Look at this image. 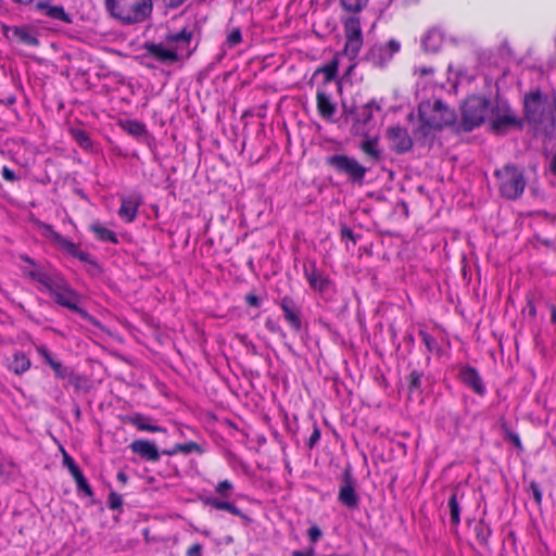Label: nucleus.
<instances>
[{
    "instance_id": "1",
    "label": "nucleus",
    "mask_w": 556,
    "mask_h": 556,
    "mask_svg": "<svg viewBox=\"0 0 556 556\" xmlns=\"http://www.w3.org/2000/svg\"><path fill=\"white\" fill-rule=\"evenodd\" d=\"M20 258L28 264V266L22 267L23 275L38 282V289L40 291L49 292L60 306L66 307L72 312L87 315V313L78 306V293L59 271L45 269L40 264L25 254L21 255Z\"/></svg>"
},
{
    "instance_id": "2",
    "label": "nucleus",
    "mask_w": 556,
    "mask_h": 556,
    "mask_svg": "<svg viewBox=\"0 0 556 556\" xmlns=\"http://www.w3.org/2000/svg\"><path fill=\"white\" fill-rule=\"evenodd\" d=\"M418 113L421 125L415 130L416 139H426L432 129H441L452 125L456 119L455 112L441 100L421 102Z\"/></svg>"
},
{
    "instance_id": "3",
    "label": "nucleus",
    "mask_w": 556,
    "mask_h": 556,
    "mask_svg": "<svg viewBox=\"0 0 556 556\" xmlns=\"http://www.w3.org/2000/svg\"><path fill=\"white\" fill-rule=\"evenodd\" d=\"M110 15L123 25L146 21L152 12V0H105Z\"/></svg>"
},
{
    "instance_id": "4",
    "label": "nucleus",
    "mask_w": 556,
    "mask_h": 556,
    "mask_svg": "<svg viewBox=\"0 0 556 556\" xmlns=\"http://www.w3.org/2000/svg\"><path fill=\"white\" fill-rule=\"evenodd\" d=\"M492 108L488 99L480 96L468 97L462 105V124L466 131L480 126L491 114Z\"/></svg>"
},
{
    "instance_id": "5",
    "label": "nucleus",
    "mask_w": 556,
    "mask_h": 556,
    "mask_svg": "<svg viewBox=\"0 0 556 556\" xmlns=\"http://www.w3.org/2000/svg\"><path fill=\"white\" fill-rule=\"evenodd\" d=\"M495 176L502 197L508 200H516L521 197L526 187V179L520 169L508 164L497 169Z\"/></svg>"
},
{
    "instance_id": "6",
    "label": "nucleus",
    "mask_w": 556,
    "mask_h": 556,
    "mask_svg": "<svg viewBox=\"0 0 556 556\" xmlns=\"http://www.w3.org/2000/svg\"><path fill=\"white\" fill-rule=\"evenodd\" d=\"M326 164L348 179L362 185L368 168L362 165L355 157L346 154H333L326 159Z\"/></svg>"
},
{
    "instance_id": "7",
    "label": "nucleus",
    "mask_w": 556,
    "mask_h": 556,
    "mask_svg": "<svg viewBox=\"0 0 556 556\" xmlns=\"http://www.w3.org/2000/svg\"><path fill=\"white\" fill-rule=\"evenodd\" d=\"M345 47L344 54L353 60L358 55L363 46V33L359 18L356 16L348 17L343 21Z\"/></svg>"
},
{
    "instance_id": "8",
    "label": "nucleus",
    "mask_w": 556,
    "mask_h": 556,
    "mask_svg": "<svg viewBox=\"0 0 556 556\" xmlns=\"http://www.w3.org/2000/svg\"><path fill=\"white\" fill-rule=\"evenodd\" d=\"M400 42L392 39L388 43L372 46L367 58L375 66L382 67L400 51Z\"/></svg>"
},
{
    "instance_id": "9",
    "label": "nucleus",
    "mask_w": 556,
    "mask_h": 556,
    "mask_svg": "<svg viewBox=\"0 0 556 556\" xmlns=\"http://www.w3.org/2000/svg\"><path fill=\"white\" fill-rule=\"evenodd\" d=\"M34 11L40 16L52 21H60L65 24L72 23V17L65 12L62 5L52 3L49 0H41L34 4Z\"/></svg>"
},
{
    "instance_id": "10",
    "label": "nucleus",
    "mask_w": 556,
    "mask_h": 556,
    "mask_svg": "<svg viewBox=\"0 0 556 556\" xmlns=\"http://www.w3.org/2000/svg\"><path fill=\"white\" fill-rule=\"evenodd\" d=\"M546 106L547 103L543 100L540 92L531 93L525 98L526 117L531 123H543Z\"/></svg>"
},
{
    "instance_id": "11",
    "label": "nucleus",
    "mask_w": 556,
    "mask_h": 556,
    "mask_svg": "<svg viewBox=\"0 0 556 556\" xmlns=\"http://www.w3.org/2000/svg\"><path fill=\"white\" fill-rule=\"evenodd\" d=\"M390 147L396 153H405L413 147V140L407 130L400 126H392L387 130Z\"/></svg>"
},
{
    "instance_id": "12",
    "label": "nucleus",
    "mask_w": 556,
    "mask_h": 556,
    "mask_svg": "<svg viewBox=\"0 0 556 556\" xmlns=\"http://www.w3.org/2000/svg\"><path fill=\"white\" fill-rule=\"evenodd\" d=\"M144 48L149 55L164 64H173L180 58L176 50L168 49L162 43H146Z\"/></svg>"
},
{
    "instance_id": "13",
    "label": "nucleus",
    "mask_w": 556,
    "mask_h": 556,
    "mask_svg": "<svg viewBox=\"0 0 556 556\" xmlns=\"http://www.w3.org/2000/svg\"><path fill=\"white\" fill-rule=\"evenodd\" d=\"M129 448L146 460L157 462L160 459L156 445L148 440H135L130 443Z\"/></svg>"
},
{
    "instance_id": "14",
    "label": "nucleus",
    "mask_w": 556,
    "mask_h": 556,
    "mask_svg": "<svg viewBox=\"0 0 556 556\" xmlns=\"http://www.w3.org/2000/svg\"><path fill=\"white\" fill-rule=\"evenodd\" d=\"M460 379L465 386L470 388L475 393L483 395L485 387L478 370L473 367L467 366L460 370Z\"/></svg>"
},
{
    "instance_id": "15",
    "label": "nucleus",
    "mask_w": 556,
    "mask_h": 556,
    "mask_svg": "<svg viewBox=\"0 0 556 556\" xmlns=\"http://www.w3.org/2000/svg\"><path fill=\"white\" fill-rule=\"evenodd\" d=\"M492 127L496 132H504L508 127L517 125L516 116L508 110L492 109Z\"/></svg>"
},
{
    "instance_id": "16",
    "label": "nucleus",
    "mask_w": 556,
    "mask_h": 556,
    "mask_svg": "<svg viewBox=\"0 0 556 556\" xmlns=\"http://www.w3.org/2000/svg\"><path fill=\"white\" fill-rule=\"evenodd\" d=\"M140 204L141 199L139 195L123 197L118 216L126 223L134 222L137 217Z\"/></svg>"
},
{
    "instance_id": "17",
    "label": "nucleus",
    "mask_w": 556,
    "mask_h": 556,
    "mask_svg": "<svg viewBox=\"0 0 556 556\" xmlns=\"http://www.w3.org/2000/svg\"><path fill=\"white\" fill-rule=\"evenodd\" d=\"M39 228L42 230V235L54 243L59 244L67 252L73 255H77V247L71 240L62 237L59 232H56L52 226L46 223H39Z\"/></svg>"
},
{
    "instance_id": "18",
    "label": "nucleus",
    "mask_w": 556,
    "mask_h": 556,
    "mask_svg": "<svg viewBox=\"0 0 556 556\" xmlns=\"http://www.w3.org/2000/svg\"><path fill=\"white\" fill-rule=\"evenodd\" d=\"M281 309L283 311V315L286 320L290 324V326L299 331L301 329V319H300V311L296 307L295 303L292 299L285 296L280 303Z\"/></svg>"
},
{
    "instance_id": "19",
    "label": "nucleus",
    "mask_w": 556,
    "mask_h": 556,
    "mask_svg": "<svg viewBox=\"0 0 556 556\" xmlns=\"http://www.w3.org/2000/svg\"><path fill=\"white\" fill-rule=\"evenodd\" d=\"M304 276L314 290L324 292L328 288L329 280L316 268L315 264L304 267Z\"/></svg>"
},
{
    "instance_id": "20",
    "label": "nucleus",
    "mask_w": 556,
    "mask_h": 556,
    "mask_svg": "<svg viewBox=\"0 0 556 556\" xmlns=\"http://www.w3.org/2000/svg\"><path fill=\"white\" fill-rule=\"evenodd\" d=\"M339 501L349 508H354L358 504V497L355 493L354 486L350 481H346L339 490Z\"/></svg>"
},
{
    "instance_id": "21",
    "label": "nucleus",
    "mask_w": 556,
    "mask_h": 556,
    "mask_svg": "<svg viewBox=\"0 0 556 556\" xmlns=\"http://www.w3.org/2000/svg\"><path fill=\"white\" fill-rule=\"evenodd\" d=\"M464 497V494L459 493L458 490H454L451 494L447 506L450 509L451 523L454 526H458L460 522V500Z\"/></svg>"
},
{
    "instance_id": "22",
    "label": "nucleus",
    "mask_w": 556,
    "mask_h": 556,
    "mask_svg": "<svg viewBox=\"0 0 556 556\" xmlns=\"http://www.w3.org/2000/svg\"><path fill=\"white\" fill-rule=\"evenodd\" d=\"M316 99L319 114L324 118H331L336 112V105L331 102L330 97L324 91H318Z\"/></svg>"
},
{
    "instance_id": "23",
    "label": "nucleus",
    "mask_w": 556,
    "mask_h": 556,
    "mask_svg": "<svg viewBox=\"0 0 556 556\" xmlns=\"http://www.w3.org/2000/svg\"><path fill=\"white\" fill-rule=\"evenodd\" d=\"M30 361L23 352H15L9 363V369L15 375H22L30 368Z\"/></svg>"
},
{
    "instance_id": "24",
    "label": "nucleus",
    "mask_w": 556,
    "mask_h": 556,
    "mask_svg": "<svg viewBox=\"0 0 556 556\" xmlns=\"http://www.w3.org/2000/svg\"><path fill=\"white\" fill-rule=\"evenodd\" d=\"M149 418L143 416V415H140V414H135L132 416H129L128 417V421L135 426L138 430H141V431H149V432H165L166 430L160 426H156V425H151L149 422Z\"/></svg>"
},
{
    "instance_id": "25",
    "label": "nucleus",
    "mask_w": 556,
    "mask_h": 556,
    "mask_svg": "<svg viewBox=\"0 0 556 556\" xmlns=\"http://www.w3.org/2000/svg\"><path fill=\"white\" fill-rule=\"evenodd\" d=\"M191 38H192V30L185 27L180 31L169 34L167 36V41L176 43L177 49L185 50L189 47Z\"/></svg>"
},
{
    "instance_id": "26",
    "label": "nucleus",
    "mask_w": 556,
    "mask_h": 556,
    "mask_svg": "<svg viewBox=\"0 0 556 556\" xmlns=\"http://www.w3.org/2000/svg\"><path fill=\"white\" fill-rule=\"evenodd\" d=\"M443 42V38L440 31L430 30L422 39V47L428 52H437Z\"/></svg>"
},
{
    "instance_id": "27",
    "label": "nucleus",
    "mask_w": 556,
    "mask_h": 556,
    "mask_svg": "<svg viewBox=\"0 0 556 556\" xmlns=\"http://www.w3.org/2000/svg\"><path fill=\"white\" fill-rule=\"evenodd\" d=\"M204 503L215 509L226 510L233 516L242 515L240 508H238L235 504L227 502V501H220L216 497H207L204 500Z\"/></svg>"
},
{
    "instance_id": "28",
    "label": "nucleus",
    "mask_w": 556,
    "mask_h": 556,
    "mask_svg": "<svg viewBox=\"0 0 556 556\" xmlns=\"http://www.w3.org/2000/svg\"><path fill=\"white\" fill-rule=\"evenodd\" d=\"M90 229L99 240L105 241V242L117 243L116 235L112 230L102 226L100 223L91 224Z\"/></svg>"
},
{
    "instance_id": "29",
    "label": "nucleus",
    "mask_w": 556,
    "mask_h": 556,
    "mask_svg": "<svg viewBox=\"0 0 556 556\" xmlns=\"http://www.w3.org/2000/svg\"><path fill=\"white\" fill-rule=\"evenodd\" d=\"M51 368L53 369L54 375L58 379L67 381H74L76 379V372L72 368L64 366L59 361L52 364Z\"/></svg>"
},
{
    "instance_id": "30",
    "label": "nucleus",
    "mask_w": 556,
    "mask_h": 556,
    "mask_svg": "<svg viewBox=\"0 0 556 556\" xmlns=\"http://www.w3.org/2000/svg\"><path fill=\"white\" fill-rule=\"evenodd\" d=\"M200 451H201V447L198 443L188 442L185 444H180V443L176 444L172 450H164L163 454L172 456L178 452L184 453V454H190V453L200 452Z\"/></svg>"
},
{
    "instance_id": "31",
    "label": "nucleus",
    "mask_w": 556,
    "mask_h": 556,
    "mask_svg": "<svg viewBox=\"0 0 556 556\" xmlns=\"http://www.w3.org/2000/svg\"><path fill=\"white\" fill-rule=\"evenodd\" d=\"M361 150L375 161L381 157V151L377 147L376 139H367L361 143Z\"/></svg>"
},
{
    "instance_id": "32",
    "label": "nucleus",
    "mask_w": 556,
    "mask_h": 556,
    "mask_svg": "<svg viewBox=\"0 0 556 556\" xmlns=\"http://www.w3.org/2000/svg\"><path fill=\"white\" fill-rule=\"evenodd\" d=\"M71 135L83 149L87 150L91 147V140L85 130L80 128H72Z\"/></svg>"
},
{
    "instance_id": "33",
    "label": "nucleus",
    "mask_w": 556,
    "mask_h": 556,
    "mask_svg": "<svg viewBox=\"0 0 556 556\" xmlns=\"http://www.w3.org/2000/svg\"><path fill=\"white\" fill-rule=\"evenodd\" d=\"M344 10L349 12H359L368 3V0H340Z\"/></svg>"
},
{
    "instance_id": "34",
    "label": "nucleus",
    "mask_w": 556,
    "mask_h": 556,
    "mask_svg": "<svg viewBox=\"0 0 556 556\" xmlns=\"http://www.w3.org/2000/svg\"><path fill=\"white\" fill-rule=\"evenodd\" d=\"M73 478L76 481L78 490L83 491L88 496H92V494H93L92 490H91L90 485L88 484L86 478L84 477L81 470L78 471V473H75L73 476Z\"/></svg>"
},
{
    "instance_id": "35",
    "label": "nucleus",
    "mask_w": 556,
    "mask_h": 556,
    "mask_svg": "<svg viewBox=\"0 0 556 556\" xmlns=\"http://www.w3.org/2000/svg\"><path fill=\"white\" fill-rule=\"evenodd\" d=\"M233 490V484L229 480H224L217 483L215 492L222 497H229Z\"/></svg>"
},
{
    "instance_id": "36",
    "label": "nucleus",
    "mask_w": 556,
    "mask_h": 556,
    "mask_svg": "<svg viewBox=\"0 0 556 556\" xmlns=\"http://www.w3.org/2000/svg\"><path fill=\"white\" fill-rule=\"evenodd\" d=\"M35 350L38 353V355L41 356L50 367L52 366V364L56 362V359L53 357L52 353L48 350L47 346L36 345Z\"/></svg>"
},
{
    "instance_id": "37",
    "label": "nucleus",
    "mask_w": 556,
    "mask_h": 556,
    "mask_svg": "<svg viewBox=\"0 0 556 556\" xmlns=\"http://www.w3.org/2000/svg\"><path fill=\"white\" fill-rule=\"evenodd\" d=\"M422 374L414 370L408 376L409 390H418L421 386Z\"/></svg>"
},
{
    "instance_id": "38",
    "label": "nucleus",
    "mask_w": 556,
    "mask_h": 556,
    "mask_svg": "<svg viewBox=\"0 0 556 556\" xmlns=\"http://www.w3.org/2000/svg\"><path fill=\"white\" fill-rule=\"evenodd\" d=\"M63 465L67 467L72 476L80 471L74 459L63 450Z\"/></svg>"
},
{
    "instance_id": "39",
    "label": "nucleus",
    "mask_w": 556,
    "mask_h": 556,
    "mask_svg": "<svg viewBox=\"0 0 556 556\" xmlns=\"http://www.w3.org/2000/svg\"><path fill=\"white\" fill-rule=\"evenodd\" d=\"M241 41H242L241 30L239 28H233L227 37L228 46L235 47V46L239 45Z\"/></svg>"
},
{
    "instance_id": "40",
    "label": "nucleus",
    "mask_w": 556,
    "mask_h": 556,
    "mask_svg": "<svg viewBox=\"0 0 556 556\" xmlns=\"http://www.w3.org/2000/svg\"><path fill=\"white\" fill-rule=\"evenodd\" d=\"M419 336L429 351H433L437 348L435 339L432 336H430L428 332L420 330Z\"/></svg>"
},
{
    "instance_id": "41",
    "label": "nucleus",
    "mask_w": 556,
    "mask_h": 556,
    "mask_svg": "<svg viewBox=\"0 0 556 556\" xmlns=\"http://www.w3.org/2000/svg\"><path fill=\"white\" fill-rule=\"evenodd\" d=\"M475 531L477 534V539L482 543H486L491 533L490 529L484 528L483 525H478L475 527Z\"/></svg>"
},
{
    "instance_id": "42",
    "label": "nucleus",
    "mask_w": 556,
    "mask_h": 556,
    "mask_svg": "<svg viewBox=\"0 0 556 556\" xmlns=\"http://www.w3.org/2000/svg\"><path fill=\"white\" fill-rule=\"evenodd\" d=\"M16 35H18V37L21 38L22 41H24L25 43L27 45H30V46H35L38 43V40L31 36L30 34H28L27 31L25 30H20L17 29L15 31Z\"/></svg>"
},
{
    "instance_id": "43",
    "label": "nucleus",
    "mask_w": 556,
    "mask_h": 556,
    "mask_svg": "<svg viewBox=\"0 0 556 556\" xmlns=\"http://www.w3.org/2000/svg\"><path fill=\"white\" fill-rule=\"evenodd\" d=\"M122 496L115 492H111L109 495V506L111 509H117L122 506Z\"/></svg>"
},
{
    "instance_id": "44",
    "label": "nucleus",
    "mask_w": 556,
    "mask_h": 556,
    "mask_svg": "<svg viewBox=\"0 0 556 556\" xmlns=\"http://www.w3.org/2000/svg\"><path fill=\"white\" fill-rule=\"evenodd\" d=\"M128 131L132 135L140 136L144 132V126L139 122H130L128 124Z\"/></svg>"
},
{
    "instance_id": "45",
    "label": "nucleus",
    "mask_w": 556,
    "mask_h": 556,
    "mask_svg": "<svg viewBox=\"0 0 556 556\" xmlns=\"http://www.w3.org/2000/svg\"><path fill=\"white\" fill-rule=\"evenodd\" d=\"M311 542L316 543L321 538V531L317 526H313L307 531Z\"/></svg>"
},
{
    "instance_id": "46",
    "label": "nucleus",
    "mask_w": 556,
    "mask_h": 556,
    "mask_svg": "<svg viewBox=\"0 0 556 556\" xmlns=\"http://www.w3.org/2000/svg\"><path fill=\"white\" fill-rule=\"evenodd\" d=\"M320 72L325 73L327 79H331L334 77L336 73H337V64L333 63V64H328V65H325L323 68L319 70Z\"/></svg>"
},
{
    "instance_id": "47",
    "label": "nucleus",
    "mask_w": 556,
    "mask_h": 556,
    "mask_svg": "<svg viewBox=\"0 0 556 556\" xmlns=\"http://www.w3.org/2000/svg\"><path fill=\"white\" fill-rule=\"evenodd\" d=\"M202 551H203L202 544L195 543L187 549L186 556H201Z\"/></svg>"
},
{
    "instance_id": "48",
    "label": "nucleus",
    "mask_w": 556,
    "mask_h": 556,
    "mask_svg": "<svg viewBox=\"0 0 556 556\" xmlns=\"http://www.w3.org/2000/svg\"><path fill=\"white\" fill-rule=\"evenodd\" d=\"M320 439V430L318 429V427H314L313 429V432L308 439V447L312 448Z\"/></svg>"
},
{
    "instance_id": "49",
    "label": "nucleus",
    "mask_w": 556,
    "mask_h": 556,
    "mask_svg": "<svg viewBox=\"0 0 556 556\" xmlns=\"http://www.w3.org/2000/svg\"><path fill=\"white\" fill-rule=\"evenodd\" d=\"M530 489L532 491L533 498H534L535 503L536 504H541V502H542V492H541L539 485L535 482H532L530 484Z\"/></svg>"
},
{
    "instance_id": "50",
    "label": "nucleus",
    "mask_w": 556,
    "mask_h": 556,
    "mask_svg": "<svg viewBox=\"0 0 556 556\" xmlns=\"http://www.w3.org/2000/svg\"><path fill=\"white\" fill-rule=\"evenodd\" d=\"M2 177L7 181H15V180H17V176L15 175V173L12 169H10L9 167H7V166H4L2 168Z\"/></svg>"
},
{
    "instance_id": "51",
    "label": "nucleus",
    "mask_w": 556,
    "mask_h": 556,
    "mask_svg": "<svg viewBox=\"0 0 556 556\" xmlns=\"http://www.w3.org/2000/svg\"><path fill=\"white\" fill-rule=\"evenodd\" d=\"M507 438L509 439V441L517 447V448H522V444H521V441H520V438L517 433L515 432H508L507 433Z\"/></svg>"
},
{
    "instance_id": "52",
    "label": "nucleus",
    "mask_w": 556,
    "mask_h": 556,
    "mask_svg": "<svg viewBox=\"0 0 556 556\" xmlns=\"http://www.w3.org/2000/svg\"><path fill=\"white\" fill-rule=\"evenodd\" d=\"M245 300H247V303L249 305H251V306H254V307H258L260 306V300L254 294H248Z\"/></svg>"
},
{
    "instance_id": "53",
    "label": "nucleus",
    "mask_w": 556,
    "mask_h": 556,
    "mask_svg": "<svg viewBox=\"0 0 556 556\" xmlns=\"http://www.w3.org/2000/svg\"><path fill=\"white\" fill-rule=\"evenodd\" d=\"M341 233H342L343 238H349L351 240H354L353 231L350 228L344 227L341 230Z\"/></svg>"
},
{
    "instance_id": "54",
    "label": "nucleus",
    "mask_w": 556,
    "mask_h": 556,
    "mask_svg": "<svg viewBox=\"0 0 556 556\" xmlns=\"http://www.w3.org/2000/svg\"><path fill=\"white\" fill-rule=\"evenodd\" d=\"M167 4L172 8H176L180 5L185 0H165Z\"/></svg>"
},
{
    "instance_id": "55",
    "label": "nucleus",
    "mask_w": 556,
    "mask_h": 556,
    "mask_svg": "<svg viewBox=\"0 0 556 556\" xmlns=\"http://www.w3.org/2000/svg\"><path fill=\"white\" fill-rule=\"evenodd\" d=\"M81 382V377L76 374V379L74 381H68L70 384L74 386L75 388H79Z\"/></svg>"
},
{
    "instance_id": "56",
    "label": "nucleus",
    "mask_w": 556,
    "mask_h": 556,
    "mask_svg": "<svg viewBox=\"0 0 556 556\" xmlns=\"http://www.w3.org/2000/svg\"><path fill=\"white\" fill-rule=\"evenodd\" d=\"M292 556H314V552L311 551L309 553L304 554L301 551H293Z\"/></svg>"
},
{
    "instance_id": "57",
    "label": "nucleus",
    "mask_w": 556,
    "mask_h": 556,
    "mask_svg": "<svg viewBox=\"0 0 556 556\" xmlns=\"http://www.w3.org/2000/svg\"><path fill=\"white\" fill-rule=\"evenodd\" d=\"M117 480H118V481H121V482H123V483H126V481H127V475H126L125 472H123V471H119V472L117 473Z\"/></svg>"
},
{
    "instance_id": "58",
    "label": "nucleus",
    "mask_w": 556,
    "mask_h": 556,
    "mask_svg": "<svg viewBox=\"0 0 556 556\" xmlns=\"http://www.w3.org/2000/svg\"><path fill=\"white\" fill-rule=\"evenodd\" d=\"M551 319L553 323H556V306L551 305Z\"/></svg>"
},
{
    "instance_id": "59",
    "label": "nucleus",
    "mask_w": 556,
    "mask_h": 556,
    "mask_svg": "<svg viewBox=\"0 0 556 556\" xmlns=\"http://www.w3.org/2000/svg\"><path fill=\"white\" fill-rule=\"evenodd\" d=\"M419 72H420V75L424 76V75H429V74L433 73V70L432 68L422 67V68L419 70Z\"/></svg>"
},
{
    "instance_id": "60",
    "label": "nucleus",
    "mask_w": 556,
    "mask_h": 556,
    "mask_svg": "<svg viewBox=\"0 0 556 556\" xmlns=\"http://www.w3.org/2000/svg\"><path fill=\"white\" fill-rule=\"evenodd\" d=\"M362 115H363L366 119L370 118V109H369L368 106L364 108V109H363V112H362Z\"/></svg>"
},
{
    "instance_id": "61",
    "label": "nucleus",
    "mask_w": 556,
    "mask_h": 556,
    "mask_svg": "<svg viewBox=\"0 0 556 556\" xmlns=\"http://www.w3.org/2000/svg\"><path fill=\"white\" fill-rule=\"evenodd\" d=\"M13 1L16 3H20V4H29L33 2V0H13Z\"/></svg>"
},
{
    "instance_id": "62",
    "label": "nucleus",
    "mask_w": 556,
    "mask_h": 556,
    "mask_svg": "<svg viewBox=\"0 0 556 556\" xmlns=\"http://www.w3.org/2000/svg\"><path fill=\"white\" fill-rule=\"evenodd\" d=\"M551 167H552V172L554 174H556V154H555V157L552 161V166Z\"/></svg>"
},
{
    "instance_id": "63",
    "label": "nucleus",
    "mask_w": 556,
    "mask_h": 556,
    "mask_svg": "<svg viewBox=\"0 0 556 556\" xmlns=\"http://www.w3.org/2000/svg\"><path fill=\"white\" fill-rule=\"evenodd\" d=\"M530 314L535 315V307L533 305L530 306Z\"/></svg>"
}]
</instances>
